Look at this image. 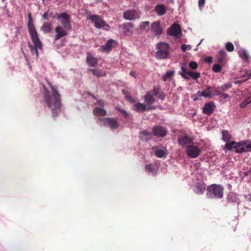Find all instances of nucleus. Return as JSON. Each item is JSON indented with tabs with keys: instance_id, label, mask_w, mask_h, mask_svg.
Instances as JSON below:
<instances>
[{
	"instance_id": "1",
	"label": "nucleus",
	"mask_w": 251,
	"mask_h": 251,
	"mask_svg": "<svg viewBox=\"0 0 251 251\" xmlns=\"http://www.w3.org/2000/svg\"><path fill=\"white\" fill-rule=\"evenodd\" d=\"M48 84L50 88V93L46 87L44 90L45 102L52 112V117H56L60 112L61 107V96L56 89L49 81Z\"/></svg>"
},
{
	"instance_id": "2",
	"label": "nucleus",
	"mask_w": 251,
	"mask_h": 251,
	"mask_svg": "<svg viewBox=\"0 0 251 251\" xmlns=\"http://www.w3.org/2000/svg\"><path fill=\"white\" fill-rule=\"evenodd\" d=\"M57 19L59 20L61 25H58L55 28L56 34L54 37V40L56 42L63 37L68 34V31L72 29L70 16L66 12L61 14H56Z\"/></svg>"
},
{
	"instance_id": "3",
	"label": "nucleus",
	"mask_w": 251,
	"mask_h": 251,
	"mask_svg": "<svg viewBox=\"0 0 251 251\" xmlns=\"http://www.w3.org/2000/svg\"><path fill=\"white\" fill-rule=\"evenodd\" d=\"M224 188L219 184H213L206 189V195L209 198L222 199L224 196Z\"/></svg>"
},
{
	"instance_id": "4",
	"label": "nucleus",
	"mask_w": 251,
	"mask_h": 251,
	"mask_svg": "<svg viewBox=\"0 0 251 251\" xmlns=\"http://www.w3.org/2000/svg\"><path fill=\"white\" fill-rule=\"evenodd\" d=\"M157 51L155 57L158 59H166L169 55V45L165 42H160L156 45Z\"/></svg>"
},
{
	"instance_id": "5",
	"label": "nucleus",
	"mask_w": 251,
	"mask_h": 251,
	"mask_svg": "<svg viewBox=\"0 0 251 251\" xmlns=\"http://www.w3.org/2000/svg\"><path fill=\"white\" fill-rule=\"evenodd\" d=\"M92 23H94L95 26L97 28L103 27L106 30L108 31L110 26L104 21L99 15L96 14L91 15L88 18Z\"/></svg>"
},
{
	"instance_id": "6",
	"label": "nucleus",
	"mask_w": 251,
	"mask_h": 251,
	"mask_svg": "<svg viewBox=\"0 0 251 251\" xmlns=\"http://www.w3.org/2000/svg\"><path fill=\"white\" fill-rule=\"evenodd\" d=\"M31 39L34 44V46L31 45L30 43H29L28 47L31 52L33 54L35 53L36 58H38L39 57L38 50H41L42 49V43L39 39V36L31 37Z\"/></svg>"
},
{
	"instance_id": "7",
	"label": "nucleus",
	"mask_w": 251,
	"mask_h": 251,
	"mask_svg": "<svg viewBox=\"0 0 251 251\" xmlns=\"http://www.w3.org/2000/svg\"><path fill=\"white\" fill-rule=\"evenodd\" d=\"M153 135L157 137L163 138L168 133L167 127L159 125H156L152 128L151 130Z\"/></svg>"
},
{
	"instance_id": "8",
	"label": "nucleus",
	"mask_w": 251,
	"mask_h": 251,
	"mask_svg": "<svg viewBox=\"0 0 251 251\" xmlns=\"http://www.w3.org/2000/svg\"><path fill=\"white\" fill-rule=\"evenodd\" d=\"M200 152L201 151L198 146L193 145L186 146V153L190 158H197L200 155Z\"/></svg>"
},
{
	"instance_id": "9",
	"label": "nucleus",
	"mask_w": 251,
	"mask_h": 251,
	"mask_svg": "<svg viewBox=\"0 0 251 251\" xmlns=\"http://www.w3.org/2000/svg\"><path fill=\"white\" fill-rule=\"evenodd\" d=\"M182 33L180 26L177 24H173L167 31V34L176 38L179 37Z\"/></svg>"
},
{
	"instance_id": "10",
	"label": "nucleus",
	"mask_w": 251,
	"mask_h": 251,
	"mask_svg": "<svg viewBox=\"0 0 251 251\" xmlns=\"http://www.w3.org/2000/svg\"><path fill=\"white\" fill-rule=\"evenodd\" d=\"M123 17L125 20L133 21L139 19L140 15L136 10L129 9L124 12Z\"/></svg>"
},
{
	"instance_id": "11",
	"label": "nucleus",
	"mask_w": 251,
	"mask_h": 251,
	"mask_svg": "<svg viewBox=\"0 0 251 251\" xmlns=\"http://www.w3.org/2000/svg\"><path fill=\"white\" fill-rule=\"evenodd\" d=\"M28 21L27 23V28L31 37L38 36V33L34 27L33 20L32 18L30 12L28 13Z\"/></svg>"
},
{
	"instance_id": "12",
	"label": "nucleus",
	"mask_w": 251,
	"mask_h": 251,
	"mask_svg": "<svg viewBox=\"0 0 251 251\" xmlns=\"http://www.w3.org/2000/svg\"><path fill=\"white\" fill-rule=\"evenodd\" d=\"M100 120L103 122L104 125H108L112 129H117L119 127L117 120L113 118H100Z\"/></svg>"
},
{
	"instance_id": "13",
	"label": "nucleus",
	"mask_w": 251,
	"mask_h": 251,
	"mask_svg": "<svg viewBox=\"0 0 251 251\" xmlns=\"http://www.w3.org/2000/svg\"><path fill=\"white\" fill-rule=\"evenodd\" d=\"M119 27L122 29V32L126 35H131L133 32L134 26L131 23H126L120 25Z\"/></svg>"
},
{
	"instance_id": "14",
	"label": "nucleus",
	"mask_w": 251,
	"mask_h": 251,
	"mask_svg": "<svg viewBox=\"0 0 251 251\" xmlns=\"http://www.w3.org/2000/svg\"><path fill=\"white\" fill-rule=\"evenodd\" d=\"M151 31L154 36H159L161 34L163 29L161 27L160 21H157L151 24Z\"/></svg>"
},
{
	"instance_id": "15",
	"label": "nucleus",
	"mask_w": 251,
	"mask_h": 251,
	"mask_svg": "<svg viewBox=\"0 0 251 251\" xmlns=\"http://www.w3.org/2000/svg\"><path fill=\"white\" fill-rule=\"evenodd\" d=\"M155 107L154 106H151L146 107V104L138 102L133 105V109L137 112H143L146 110H150L155 109Z\"/></svg>"
},
{
	"instance_id": "16",
	"label": "nucleus",
	"mask_w": 251,
	"mask_h": 251,
	"mask_svg": "<svg viewBox=\"0 0 251 251\" xmlns=\"http://www.w3.org/2000/svg\"><path fill=\"white\" fill-rule=\"evenodd\" d=\"M178 143L181 146V147H185L187 146L191 145L193 144V140L191 137L188 136H182L178 138Z\"/></svg>"
},
{
	"instance_id": "17",
	"label": "nucleus",
	"mask_w": 251,
	"mask_h": 251,
	"mask_svg": "<svg viewBox=\"0 0 251 251\" xmlns=\"http://www.w3.org/2000/svg\"><path fill=\"white\" fill-rule=\"evenodd\" d=\"M215 107V105L213 102L206 103L203 107L202 112L206 115H210L214 112Z\"/></svg>"
},
{
	"instance_id": "18",
	"label": "nucleus",
	"mask_w": 251,
	"mask_h": 251,
	"mask_svg": "<svg viewBox=\"0 0 251 251\" xmlns=\"http://www.w3.org/2000/svg\"><path fill=\"white\" fill-rule=\"evenodd\" d=\"M152 135V132H151L147 130H144L139 132V137L142 141L148 142L151 140Z\"/></svg>"
},
{
	"instance_id": "19",
	"label": "nucleus",
	"mask_w": 251,
	"mask_h": 251,
	"mask_svg": "<svg viewBox=\"0 0 251 251\" xmlns=\"http://www.w3.org/2000/svg\"><path fill=\"white\" fill-rule=\"evenodd\" d=\"M86 61L88 65L90 67H96L98 65V59L89 52L87 53Z\"/></svg>"
},
{
	"instance_id": "20",
	"label": "nucleus",
	"mask_w": 251,
	"mask_h": 251,
	"mask_svg": "<svg viewBox=\"0 0 251 251\" xmlns=\"http://www.w3.org/2000/svg\"><path fill=\"white\" fill-rule=\"evenodd\" d=\"M117 44V42L113 39L109 40L107 42L101 47L103 51H109L112 48Z\"/></svg>"
},
{
	"instance_id": "21",
	"label": "nucleus",
	"mask_w": 251,
	"mask_h": 251,
	"mask_svg": "<svg viewBox=\"0 0 251 251\" xmlns=\"http://www.w3.org/2000/svg\"><path fill=\"white\" fill-rule=\"evenodd\" d=\"M144 100L146 103L148 105L152 104L155 102V99L151 91H150L146 93L144 96Z\"/></svg>"
},
{
	"instance_id": "22",
	"label": "nucleus",
	"mask_w": 251,
	"mask_h": 251,
	"mask_svg": "<svg viewBox=\"0 0 251 251\" xmlns=\"http://www.w3.org/2000/svg\"><path fill=\"white\" fill-rule=\"evenodd\" d=\"M197 95L199 96H202L204 98H212L210 86H208L206 89L202 91H198L197 92Z\"/></svg>"
},
{
	"instance_id": "23",
	"label": "nucleus",
	"mask_w": 251,
	"mask_h": 251,
	"mask_svg": "<svg viewBox=\"0 0 251 251\" xmlns=\"http://www.w3.org/2000/svg\"><path fill=\"white\" fill-rule=\"evenodd\" d=\"M155 12L159 16H163L166 12V7L163 4H158L155 7Z\"/></svg>"
},
{
	"instance_id": "24",
	"label": "nucleus",
	"mask_w": 251,
	"mask_h": 251,
	"mask_svg": "<svg viewBox=\"0 0 251 251\" xmlns=\"http://www.w3.org/2000/svg\"><path fill=\"white\" fill-rule=\"evenodd\" d=\"M195 187L197 188L196 193L199 195L203 194L205 190L206 185L203 181L197 182L195 184Z\"/></svg>"
},
{
	"instance_id": "25",
	"label": "nucleus",
	"mask_w": 251,
	"mask_h": 251,
	"mask_svg": "<svg viewBox=\"0 0 251 251\" xmlns=\"http://www.w3.org/2000/svg\"><path fill=\"white\" fill-rule=\"evenodd\" d=\"M93 113L96 116L104 117L106 115V111L105 109L100 107H95L93 110Z\"/></svg>"
},
{
	"instance_id": "26",
	"label": "nucleus",
	"mask_w": 251,
	"mask_h": 251,
	"mask_svg": "<svg viewBox=\"0 0 251 251\" xmlns=\"http://www.w3.org/2000/svg\"><path fill=\"white\" fill-rule=\"evenodd\" d=\"M245 145V141H241V142L236 143L235 146V152L236 153H242L245 152L244 145Z\"/></svg>"
},
{
	"instance_id": "27",
	"label": "nucleus",
	"mask_w": 251,
	"mask_h": 251,
	"mask_svg": "<svg viewBox=\"0 0 251 251\" xmlns=\"http://www.w3.org/2000/svg\"><path fill=\"white\" fill-rule=\"evenodd\" d=\"M88 70L91 71L94 75L98 77L103 76L106 75L105 73H102L101 70L99 69H89Z\"/></svg>"
},
{
	"instance_id": "28",
	"label": "nucleus",
	"mask_w": 251,
	"mask_h": 251,
	"mask_svg": "<svg viewBox=\"0 0 251 251\" xmlns=\"http://www.w3.org/2000/svg\"><path fill=\"white\" fill-rule=\"evenodd\" d=\"M41 29L45 33H50L52 29V26L50 23H46L44 24L43 25L41 26Z\"/></svg>"
},
{
	"instance_id": "29",
	"label": "nucleus",
	"mask_w": 251,
	"mask_h": 251,
	"mask_svg": "<svg viewBox=\"0 0 251 251\" xmlns=\"http://www.w3.org/2000/svg\"><path fill=\"white\" fill-rule=\"evenodd\" d=\"M222 139L226 142H229L231 139V135L230 134L229 132L227 130H223L222 131Z\"/></svg>"
},
{
	"instance_id": "30",
	"label": "nucleus",
	"mask_w": 251,
	"mask_h": 251,
	"mask_svg": "<svg viewBox=\"0 0 251 251\" xmlns=\"http://www.w3.org/2000/svg\"><path fill=\"white\" fill-rule=\"evenodd\" d=\"M175 72L174 70L167 72L162 76L163 80L164 81L170 80L171 79L172 77L175 74Z\"/></svg>"
},
{
	"instance_id": "31",
	"label": "nucleus",
	"mask_w": 251,
	"mask_h": 251,
	"mask_svg": "<svg viewBox=\"0 0 251 251\" xmlns=\"http://www.w3.org/2000/svg\"><path fill=\"white\" fill-rule=\"evenodd\" d=\"M187 75L189 77L192 78L193 79H197L201 77V74L199 72H194L192 71L189 70L187 72Z\"/></svg>"
},
{
	"instance_id": "32",
	"label": "nucleus",
	"mask_w": 251,
	"mask_h": 251,
	"mask_svg": "<svg viewBox=\"0 0 251 251\" xmlns=\"http://www.w3.org/2000/svg\"><path fill=\"white\" fill-rule=\"evenodd\" d=\"M239 56L243 59L245 61L248 62L249 59V56L247 53V52L244 50H241L239 51Z\"/></svg>"
},
{
	"instance_id": "33",
	"label": "nucleus",
	"mask_w": 251,
	"mask_h": 251,
	"mask_svg": "<svg viewBox=\"0 0 251 251\" xmlns=\"http://www.w3.org/2000/svg\"><path fill=\"white\" fill-rule=\"evenodd\" d=\"M236 143L237 142L234 141L226 142L225 148L228 151H233V150L235 149V146L236 144Z\"/></svg>"
},
{
	"instance_id": "34",
	"label": "nucleus",
	"mask_w": 251,
	"mask_h": 251,
	"mask_svg": "<svg viewBox=\"0 0 251 251\" xmlns=\"http://www.w3.org/2000/svg\"><path fill=\"white\" fill-rule=\"evenodd\" d=\"M211 87V91L212 94V97L214 96H220L221 94V92H220L219 88L218 87H215L210 86Z\"/></svg>"
},
{
	"instance_id": "35",
	"label": "nucleus",
	"mask_w": 251,
	"mask_h": 251,
	"mask_svg": "<svg viewBox=\"0 0 251 251\" xmlns=\"http://www.w3.org/2000/svg\"><path fill=\"white\" fill-rule=\"evenodd\" d=\"M155 155L159 158H162L167 154L166 150H157L154 152Z\"/></svg>"
},
{
	"instance_id": "36",
	"label": "nucleus",
	"mask_w": 251,
	"mask_h": 251,
	"mask_svg": "<svg viewBox=\"0 0 251 251\" xmlns=\"http://www.w3.org/2000/svg\"><path fill=\"white\" fill-rule=\"evenodd\" d=\"M182 72L179 73V75L183 77L185 79H189V77L187 75V72L189 71L187 69L183 66L181 67Z\"/></svg>"
},
{
	"instance_id": "37",
	"label": "nucleus",
	"mask_w": 251,
	"mask_h": 251,
	"mask_svg": "<svg viewBox=\"0 0 251 251\" xmlns=\"http://www.w3.org/2000/svg\"><path fill=\"white\" fill-rule=\"evenodd\" d=\"M232 86V85L230 83H227L224 84V85L218 86L220 92L222 93V92L226 91L229 89H230Z\"/></svg>"
},
{
	"instance_id": "38",
	"label": "nucleus",
	"mask_w": 251,
	"mask_h": 251,
	"mask_svg": "<svg viewBox=\"0 0 251 251\" xmlns=\"http://www.w3.org/2000/svg\"><path fill=\"white\" fill-rule=\"evenodd\" d=\"M226 50L229 52L233 51L234 50V47L231 42H227L226 45Z\"/></svg>"
},
{
	"instance_id": "39",
	"label": "nucleus",
	"mask_w": 251,
	"mask_h": 251,
	"mask_svg": "<svg viewBox=\"0 0 251 251\" xmlns=\"http://www.w3.org/2000/svg\"><path fill=\"white\" fill-rule=\"evenodd\" d=\"M116 109L123 115L124 117L126 119H127L129 117V114L126 111L118 107H116Z\"/></svg>"
},
{
	"instance_id": "40",
	"label": "nucleus",
	"mask_w": 251,
	"mask_h": 251,
	"mask_svg": "<svg viewBox=\"0 0 251 251\" xmlns=\"http://www.w3.org/2000/svg\"><path fill=\"white\" fill-rule=\"evenodd\" d=\"M251 102V96L248 97L246 100H245L243 102H242L240 104V107L241 108H244L247 105V104L250 103Z\"/></svg>"
},
{
	"instance_id": "41",
	"label": "nucleus",
	"mask_w": 251,
	"mask_h": 251,
	"mask_svg": "<svg viewBox=\"0 0 251 251\" xmlns=\"http://www.w3.org/2000/svg\"><path fill=\"white\" fill-rule=\"evenodd\" d=\"M212 70L215 73H219L221 71V66L219 64H215L212 67Z\"/></svg>"
},
{
	"instance_id": "42",
	"label": "nucleus",
	"mask_w": 251,
	"mask_h": 251,
	"mask_svg": "<svg viewBox=\"0 0 251 251\" xmlns=\"http://www.w3.org/2000/svg\"><path fill=\"white\" fill-rule=\"evenodd\" d=\"M153 166L151 164H149L146 165L145 166V170L149 173H151L153 171Z\"/></svg>"
},
{
	"instance_id": "43",
	"label": "nucleus",
	"mask_w": 251,
	"mask_h": 251,
	"mask_svg": "<svg viewBox=\"0 0 251 251\" xmlns=\"http://www.w3.org/2000/svg\"><path fill=\"white\" fill-rule=\"evenodd\" d=\"M189 66L192 69L195 70L198 68V65L197 62L195 61H191L189 63Z\"/></svg>"
},
{
	"instance_id": "44",
	"label": "nucleus",
	"mask_w": 251,
	"mask_h": 251,
	"mask_svg": "<svg viewBox=\"0 0 251 251\" xmlns=\"http://www.w3.org/2000/svg\"><path fill=\"white\" fill-rule=\"evenodd\" d=\"M246 75L248 76L247 78L243 80H242V82L246 81L249 80V79H251V70L246 71Z\"/></svg>"
},
{
	"instance_id": "45",
	"label": "nucleus",
	"mask_w": 251,
	"mask_h": 251,
	"mask_svg": "<svg viewBox=\"0 0 251 251\" xmlns=\"http://www.w3.org/2000/svg\"><path fill=\"white\" fill-rule=\"evenodd\" d=\"M150 22L149 21H145L141 23L140 25L141 28H146V27L150 25Z\"/></svg>"
},
{
	"instance_id": "46",
	"label": "nucleus",
	"mask_w": 251,
	"mask_h": 251,
	"mask_svg": "<svg viewBox=\"0 0 251 251\" xmlns=\"http://www.w3.org/2000/svg\"><path fill=\"white\" fill-rule=\"evenodd\" d=\"M159 88L157 87H154L152 91H151L152 94H154L155 96H157L159 93Z\"/></svg>"
},
{
	"instance_id": "47",
	"label": "nucleus",
	"mask_w": 251,
	"mask_h": 251,
	"mask_svg": "<svg viewBox=\"0 0 251 251\" xmlns=\"http://www.w3.org/2000/svg\"><path fill=\"white\" fill-rule=\"evenodd\" d=\"M226 54V52L223 50H220L219 52V56L222 57V58H225Z\"/></svg>"
},
{
	"instance_id": "48",
	"label": "nucleus",
	"mask_w": 251,
	"mask_h": 251,
	"mask_svg": "<svg viewBox=\"0 0 251 251\" xmlns=\"http://www.w3.org/2000/svg\"><path fill=\"white\" fill-rule=\"evenodd\" d=\"M245 152L251 151V143L244 147Z\"/></svg>"
},
{
	"instance_id": "49",
	"label": "nucleus",
	"mask_w": 251,
	"mask_h": 251,
	"mask_svg": "<svg viewBox=\"0 0 251 251\" xmlns=\"http://www.w3.org/2000/svg\"><path fill=\"white\" fill-rule=\"evenodd\" d=\"M96 104L102 107H104V101L102 100H97Z\"/></svg>"
},
{
	"instance_id": "50",
	"label": "nucleus",
	"mask_w": 251,
	"mask_h": 251,
	"mask_svg": "<svg viewBox=\"0 0 251 251\" xmlns=\"http://www.w3.org/2000/svg\"><path fill=\"white\" fill-rule=\"evenodd\" d=\"M212 57H211V56H208L207 57H206L205 59H204V61L206 62H207L208 63H210L212 62Z\"/></svg>"
},
{
	"instance_id": "51",
	"label": "nucleus",
	"mask_w": 251,
	"mask_h": 251,
	"mask_svg": "<svg viewBox=\"0 0 251 251\" xmlns=\"http://www.w3.org/2000/svg\"><path fill=\"white\" fill-rule=\"evenodd\" d=\"M205 0H199V6L200 8L204 5Z\"/></svg>"
},
{
	"instance_id": "52",
	"label": "nucleus",
	"mask_w": 251,
	"mask_h": 251,
	"mask_svg": "<svg viewBox=\"0 0 251 251\" xmlns=\"http://www.w3.org/2000/svg\"><path fill=\"white\" fill-rule=\"evenodd\" d=\"M181 48L183 52H185L187 49V45L183 44L181 45Z\"/></svg>"
},
{
	"instance_id": "53",
	"label": "nucleus",
	"mask_w": 251,
	"mask_h": 251,
	"mask_svg": "<svg viewBox=\"0 0 251 251\" xmlns=\"http://www.w3.org/2000/svg\"><path fill=\"white\" fill-rule=\"evenodd\" d=\"M221 97L223 98L224 99H226L229 98V97L227 94L222 93H221Z\"/></svg>"
},
{
	"instance_id": "54",
	"label": "nucleus",
	"mask_w": 251,
	"mask_h": 251,
	"mask_svg": "<svg viewBox=\"0 0 251 251\" xmlns=\"http://www.w3.org/2000/svg\"><path fill=\"white\" fill-rule=\"evenodd\" d=\"M217 61L219 63L223 64L224 62V58L218 56Z\"/></svg>"
},
{
	"instance_id": "55",
	"label": "nucleus",
	"mask_w": 251,
	"mask_h": 251,
	"mask_svg": "<svg viewBox=\"0 0 251 251\" xmlns=\"http://www.w3.org/2000/svg\"><path fill=\"white\" fill-rule=\"evenodd\" d=\"M43 18L45 19L46 20H48L49 19V17H48V12H47L43 14Z\"/></svg>"
},
{
	"instance_id": "56",
	"label": "nucleus",
	"mask_w": 251,
	"mask_h": 251,
	"mask_svg": "<svg viewBox=\"0 0 251 251\" xmlns=\"http://www.w3.org/2000/svg\"><path fill=\"white\" fill-rule=\"evenodd\" d=\"M57 13H56L55 15H54L53 14V13L52 12V13H50L49 16H50V17H51L52 18H57V15H56Z\"/></svg>"
},
{
	"instance_id": "57",
	"label": "nucleus",
	"mask_w": 251,
	"mask_h": 251,
	"mask_svg": "<svg viewBox=\"0 0 251 251\" xmlns=\"http://www.w3.org/2000/svg\"><path fill=\"white\" fill-rule=\"evenodd\" d=\"M130 75H131L132 76L134 77H136V75H135V72H134V71H131L129 73Z\"/></svg>"
},
{
	"instance_id": "58",
	"label": "nucleus",
	"mask_w": 251,
	"mask_h": 251,
	"mask_svg": "<svg viewBox=\"0 0 251 251\" xmlns=\"http://www.w3.org/2000/svg\"><path fill=\"white\" fill-rule=\"evenodd\" d=\"M127 99L129 100L132 102L134 101V100H133V99L131 97L129 96V97H127Z\"/></svg>"
},
{
	"instance_id": "59",
	"label": "nucleus",
	"mask_w": 251,
	"mask_h": 251,
	"mask_svg": "<svg viewBox=\"0 0 251 251\" xmlns=\"http://www.w3.org/2000/svg\"><path fill=\"white\" fill-rule=\"evenodd\" d=\"M158 98L161 100H163V97H162L161 95H160Z\"/></svg>"
},
{
	"instance_id": "60",
	"label": "nucleus",
	"mask_w": 251,
	"mask_h": 251,
	"mask_svg": "<svg viewBox=\"0 0 251 251\" xmlns=\"http://www.w3.org/2000/svg\"><path fill=\"white\" fill-rule=\"evenodd\" d=\"M193 100L194 101H196V100H198V98L197 97H194L193 99Z\"/></svg>"
},
{
	"instance_id": "61",
	"label": "nucleus",
	"mask_w": 251,
	"mask_h": 251,
	"mask_svg": "<svg viewBox=\"0 0 251 251\" xmlns=\"http://www.w3.org/2000/svg\"><path fill=\"white\" fill-rule=\"evenodd\" d=\"M187 49H188V50H190V46H187Z\"/></svg>"
},
{
	"instance_id": "62",
	"label": "nucleus",
	"mask_w": 251,
	"mask_h": 251,
	"mask_svg": "<svg viewBox=\"0 0 251 251\" xmlns=\"http://www.w3.org/2000/svg\"><path fill=\"white\" fill-rule=\"evenodd\" d=\"M170 0V1L171 2H174V0Z\"/></svg>"
},
{
	"instance_id": "63",
	"label": "nucleus",
	"mask_w": 251,
	"mask_h": 251,
	"mask_svg": "<svg viewBox=\"0 0 251 251\" xmlns=\"http://www.w3.org/2000/svg\"><path fill=\"white\" fill-rule=\"evenodd\" d=\"M202 41V40H201V42H200L199 44H198V46H199V45L201 43Z\"/></svg>"
},
{
	"instance_id": "64",
	"label": "nucleus",
	"mask_w": 251,
	"mask_h": 251,
	"mask_svg": "<svg viewBox=\"0 0 251 251\" xmlns=\"http://www.w3.org/2000/svg\"><path fill=\"white\" fill-rule=\"evenodd\" d=\"M249 199L250 200V201H251V196H250Z\"/></svg>"
}]
</instances>
